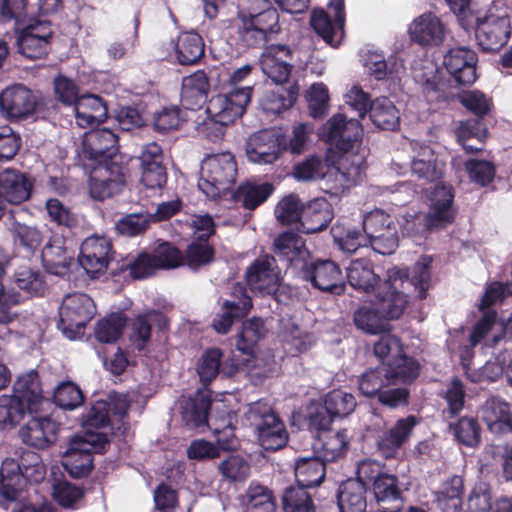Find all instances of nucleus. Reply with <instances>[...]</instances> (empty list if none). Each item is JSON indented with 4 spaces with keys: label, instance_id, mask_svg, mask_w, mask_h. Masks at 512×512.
<instances>
[{
    "label": "nucleus",
    "instance_id": "nucleus-1",
    "mask_svg": "<svg viewBox=\"0 0 512 512\" xmlns=\"http://www.w3.org/2000/svg\"><path fill=\"white\" fill-rule=\"evenodd\" d=\"M18 379L27 381L29 390L25 391V397L21 400L20 408L23 410V415L17 422L9 425L16 426L27 419L18 431L19 438L29 447L39 450L46 449L57 441L60 424L50 416L41 413L45 399L38 373L30 371L19 376Z\"/></svg>",
    "mask_w": 512,
    "mask_h": 512
},
{
    "label": "nucleus",
    "instance_id": "nucleus-2",
    "mask_svg": "<svg viewBox=\"0 0 512 512\" xmlns=\"http://www.w3.org/2000/svg\"><path fill=\"white\" fill-rule=\"evenodd\" d=\"M421 365L409 355H395L387 362L366 369L358 377V390L366 398L376 399L387 385L413 384L419 377Z\"/></svg>",
    "mask_w": 512,
    "mask_h": 512
},
{
    "label": "nucleus",
    "instance_id": "nucleus-3",
    "mask_svg": "<svg viewBox=\"0 0 512 512\" xmlns=\"http://www.w3.org/2000/svg\"><path fill=\"white\" fill-rule=\"evenodd\" d=\"M57 110L53 99L24 84H13L0 92V115L10 122H21L32 117L47 119L55 115Z\"/></svg>",
    "mask_w": 512,
    "mask_h": 512
},
{
    "label": "nucleus",
    "instance_id": "nucleus-4",
    "mask_svg": "<svg viewBox=\"0 0 512 512\" xmlns=\"http://www.w3.org/2000/svg\"><path fill=\"white\" fill-rule=\"evenodd\" d=\"M237 162L231 152L206 155L200 169L199 189L209 198L217 199L237 178Z\"/></svg>",
    "mask_w": 512,
    "mask_h": 512
},
{
    "label": "nucleus",
    "instance_id": "nucleus-5",
    "mask_svg": "<svg viewBox=\"0 0 512 512\" xmlns=\"http://www.w3.org/2000/svg\"><path fill=\"white\" fill-rule=\"evenodd\" d=\"M249 419L256 428L259 445L270 452L284 448L289 433L280 416L266 403L257 401L250 405Z\"/></svg>",
    "mask_w": 512,
    "mask_h": 512
},
{
    "label": "nucleus",
    "instance_id": "nucleus-6",
    "mask_svg": "<svg viewBox=\"0 0 512 512\" xmlns=\"http://www.w3.org/2000/svg\"><path fill=\"white\" fill-rule=\"evenodd\" d=\"M89 169L87 180L89 196L98 202H104L121 195L127 185L125 167L117 161L84 166Z\"/></svg>",
    "mask_w": 512,
    "mask_h": 512
},
{
    "label": "nucleus",
    "instance_id": "nucleus-7",
    "mask_svg": "<svg viewBox=\"0 0 512 512\" xmlns=\"http://www.w3.org/2000/svg\"><path fill=\"white\" fill-rule=\"evenodd\" d=\"M370 247L381 255H390L398 247L399 237L394 218L382 209L368 212L362 222Z\"/></svg>",
    "mask_w": 512,
    "mask_h": 512
},
{
    "label": "nucleus",
    "instance_id": "nucleus-8",
    "mask_svg": "<svg viewBox=\"0 0 512 512\" xmlns=\"http://www.w3.org/2000/svg\"><path fill=\"white\" fill-rule=\"evenodd\" d=\"M95 313L96 307L90 296L85 293L69 294L60 307L58 327L67 338L73 340L83 333Z\"/></svg>",
    "mask_w": 512,
    "mask_h": 512
},
{
    "label": "nucleus",
    "instance_id": "nucleus-9",
    "mask_svg": "<svg viewBox=\"0 0 512 512\" xmlns=\"http://www.w3.org/2000/svg\"><path fill=\"white\" fill-rule=\"evenodd\" d=\"M475 30V38L479 48L483 52H499L509 41L512 34L510 17L504 13L495 15L493 13L480 17L472 28Z\"/></svg>",
    "mask_w": 512,
    "mask_h": 512
},
{
    "label": "nucleus",
    "instance_id": "nucleus-10",
    "mask_svg": "<svg viewBox=\"0 0 512 512\" xmlns=\"http://www.w3.org/2000/svg\"><path fill=\"white\" fill-rule=\"evenodd\" d=\"M17 51L27 59L45 57L54 35L52 24L47 20H32L25 27L15 24Z\"/></svg>",
    "mask_w": 512,
    "mask_h": 512
},
{
    "label": "nucleus",
    "instance_id": "nucleus-11",
    "mask_svg": "<svg viewBox=\"0 0 512 512\" xmlns=\"http://www.w3.org/2000/svg\"><path fill=\"white\" fill-rule=\"evenodd\" d=\"M297 275L309 282L314 288L341 295L345 291L343 274L338 264L330 259H314L311 255Z\"/></svg>",
    "mask_w": 512,
    "mask_h": 512
},
{
    "label": "nucleus",
    "instance_id": "nucleus-12",
    "mask_svg": "<svg viewBox=\"0 0 512 512\" xmlns=\"http://www.w3.org/2000/svg\"><path fill=\"white\" fill-rule=\"evenodd\" d=\"M403 283L400 271L389 272L388 278L374 290L372 303L388 321L399 319L408 305V296L402 291Z\"/></svg>",
    "mask_w": 512,
    "mask_h": 512
},
{
    "label": "nucleus",
    "instance_id": "nucleus-13",
    "mask_svg": "<svg viewBox=\"0 0 512 512\" xmlns=\"http://www.w3.org/2000/svg\"><path fill=\"white\" fill-rule=\"evenodd\" d=\"M455 192L451 185H436L430 195L428 212L424 215L425 231H439L455 222L457 208L454 205Z\"/></svg>",
    "mask_w": 512,
    "mask_h": 512
},
{
    "label": "nucleus",
    "instance_id": "nucleus-14",
    "mask_svg": "<svg viewBox=\"0 0 512 512\" xmlns=\"http://www.w3.org/2000/svg\"><path fill=\"white\" fill-rule=\"evenodd\" d=\"M345 0H330L328 10H314L311 26L316 34L332 47H338L345 31Z\"/></svg>",
    "mask_w": 512,
    "mask_h": 512
},
{
    "label": "nucleus",
    "instance_id": "nucleus-15",
    "mask_svg": "<svg viewBox=\"0 0 512 512\" xmlns=\"http://www.w3.org/2000/svg\"><path fill=\"white\" fill-rule=\"evenodd\" d=\"M118 136L108 128L91 130L85 133L78 153L83 166L114 161L118 152Z\"/></svg>",
    "mask_w": 512,
    "mask_h": 512
},
{
    "label": "nucleus",
    "instance_id": "nucleus-16",
    "mask_svg": "<svg viewBox=\"0 0 512 512\" xmlns=\"http://www.w3.org/2000/svg\"><path fill=\"white\" fill-rule=\"evenodd\" d=\"M252 86L242 88H231L226 93L212 96L206 108L209 116L220 117L224 122L234 123L246 112L251 101Z\"/></svg>",
    "mask_w": 512,
    "mask_h": 512
},
{
    "label": "nucleus",
    "instance_id": "nucleus-17",
    "mask_svg": "<svg viewBox=\"0 0 512 512\" xmlns=\"http://www.w3.org/2000/svg\"><path fill=\"white\" fill-rule=\"evenodd\" d=\"M113 254V244L108 238L90 236L81 244L78 263L90 278L95 279L106 272Z\"/></svg>",
    "mask_w": 512,
    "mask_h": 512
},
{
    "label": "nucleus",
    "instance_id": "nucleus-18",
    "mask_svg": "<svg viewBox=\"0 0 512 512\" xmlns=\"http://www.w3.org/2000/svg\"><path fill=\"white\" fill-rule=\"evenodd\" d=\"M362 135L363 129L359 121H346L343 114L332 116L320 133L323 140L342 154L350 152L355 143L361 141Z\"/></svg>",
    "mask_w": 512,
    "mask_h": 512
},
{
    "label": "nucleus",
    "instance_id": "nucleus-19",
    "mask_svg": "<svg viewBox=\"0 0 512 512\" xmlns=\"http://www.w3.org/2000/svg\"><path fill=\"white\" fill-rule=\"evenodd\" d=\"M279 280L276 259L269 254L257 257L245 271L246 285L253 293L271 295L277 291Z\"/></svg>",
    "mask_w": 512,
    "mask_h": 512
},
{
    "label": "nucleus",
    "instance_id": "nucleus-20",
    "mask_svg": "<svg viewBox=\"0 0 512 512\" xmlns=\"http://www.w3.org/2000/svg\"><path fill=\"white\" fill-rule=\"evenodd\" d=\"M477 53L464 46L450 48L443 59V66L456 87L470 86L476 79Z\"/></svg>",
    "mask_w": 512,
    "mask_h": 512
},
{
    "label": "nucleus",
    "instance_id": "nucleus-21",
    "mask_svg": "<svg viewBox=\"0 0 512 512\" xmlns=\"http://www.w3.org/2000/svg\"><path fill=\"white\" fill-rule=\"evenodd\" d=\"M293 51L286 44H271L265 46L260 56V66L265 75L274 83L288 82L293 63Z\"/></svg>",
    "mask_w": 512,
    "mask_h": 512
},
{
    "label": "nucleus",
    "instance_id": "nucleus-22",
    "mask_svg": "<svg viewBox=\"0 0 512 512\" xmlns=\"http://www.w3.org/2000/svg\"><path fill=\"white\" fill-rule=\"evenodd\" d=\"M232 298L223 302L221 311L213 318L212 326L220 334H226L233 322L244 318L252 308V299L242 284L233 286Z\"/></svg>",
    "mask_w": 512,
    "mask_h": 512
},
{
    "label": "nucleus",
    "instance_id": "nucleus-23",
    "mask_svg": "<svg viewBox=\"0 0 512 512\" xmlns=\"http://www.w3.org/2000/svg\"><path fill=\"white\" fill-rule=\"evenodd\" d=\"M279 132L263 129L250 135L246 142V155L250 162L272 164L282 154Z\"/></svg>",
    "mask_w": 512,
    "mask_h": 512
},
{
    "label": "nucleus",
    "instance_id": "nucleus-24",
    "mask_svg": "<svg viewBox=\"0 0 512 512\" xmlns=\"http://www.w3.org/2000/svg\"><path fill=\"white\" fill-rule=\"evenodd\" d=\"M171 62L180 66L199 65L205 56V42L196 31H184L171 40Z\"/></svg>",
    "mask_w": 512,
    "mask_h": 512
},
{
    "label": "nucleus",
    "instance_id": "nucleus-25",
    "mask_svg": "<svg viewBox=\"0 0 512 512\" xmlns=\"http://www.w3.org/2000/svg\"><path fill=\"white\" fill-rule=\"evenodd\" d=\"M274 253L280 260L287 262L297 274L305 262L311 258V252L306 247L305 240L297 233L285 231L274 240Z\"/></svg>",
    "mask_w": 512,
    "mask_h": 512
},
{
    "label": "nucleus",
    "instance_id": "nucleus-26",
    "mask_svg": "<svg viewBox=\"0 0 512 512\" xmlns=\"http://www.w3.org/2000/svg\"><path fill=\"white\" fill-rule=\"evenodd\" d=\"M411 40L422 47L440 46L446 37V27L432 12H425L415 18L409 26Z\"/></svg>",
    "mask_w": 512,
    "mask_h": 512
},
{
    "label": "nucleus",
    "instance_id": "nucleus-27",
    "mask_svg": "<svg viewBox=\"0 0 512 512\" xmlns=\"http://www.w3.org/2000/svg\"><path fill=\"white\" fill-rule=\"evenodd\" d=\"M31 465L18 463L14 458H5L0 468V496L8 501L19 497L26 482L32 478Z\"/></svg>",
    "mask_w": 512,
    "mask_h": 512
},
{
    "label": "nucleus",
    "instance_id": "nucleus-28",
    "mask_svg": "<svg viewBox=\"0 0 512 512\" xmlns=\"http://www.w3.org/2000/svg\"><path fill=\"white\" fill-rule=\"evenodd\" d=\"M30 177L17 169L6 168L0 172V198L11 204H21L30 199L33 190Z\"/></svg>",
    "mask_w": 512,
    "mask_h": 512
},
{
    "label": "nucleus",
    "instance_id": "nucleus-29",
    "mask_svg": "<svg viewBox=\"0 0 512 512\" xmlns=\"http://www.w3.org/2000/svg\"><path fill=\"white\" fill-rule=\"evenodd\" d=\"M417 418L409 415L397 420L395 425L383 432L377 440V449L385 459H393L410 438Z\"/></svg>",
    "mask_w": 512,
    "mask_h": 512
},
{
    "label": "nucleus",
    "instance_id": "nucleus-30",
    "mask_svg": "<svg viewBox=\"0 0 512 512\" xmlns=\"http://www.w3.org/2000/svg\"><path fill=\"white\" fill-rule=\"evenodd\" d=\"M334 218L333 207L325 198H315L302 207L298 227L301 233L314 234L325 230Z\"/></svg>",
    "mask_w": 512,
    "mask_h": 512
},
{
    "label": "nucleus",
    "instance_id": "nucleus-31",
    "mask_svg": "<svg viewBox=\"0 0 512 512\" xmlns=\"http://www.w3.org/2000/svg\"><path fill=\"white\" fill-rule=\"evenodd\" d=\"M445 167L446 163L439 159L430 146H421L410 162L412 176L427 183L441 180L444 177Z\"/></svg>",
    "mask_w": 512,
    "mask_h": 512
},
{
    "label": "nucleus",
    "instance_id": "nucleus-32",
    "mask_svg": "<svg viewBox=\"0 0 512 512\" xmlns=\"http://www.w3.org/2000/svg\"><path fill=\"white\" fill-rule=\"evenodd\" d=\"M209 92L210 81L204 70H197L182 78L180 98L186 109H201L208 101Z\"/></svg>",
    "mask_w": 512,
    "mask_h": 512
},
{
    "label": "nucleus",
    "instance_id": "nucleus-33",
    "mask_svg": "<svg viewBox=\"0 0 512 512\" xmlns=\"http://www.w3.org/2000/svg\"><path fill=\"white\" fill-rule=\"evenodd\" d=\"M350 439L347 429L324 431L318 434L314 444V452L328 463L344 458L349 450Z\"/></svg>",
    "mask_w": 512,
    "mask_h": 512
},
{
    "label": "nucleus",
    "instance_id": "nucleus-34",
    "mask_svg": "<svg viewBox=\"0 0 512 512\" xmlns=\"http://www.w3.org/2000/svg\"><path fill=\"white\" fill-rule=\"evenodd\" d=\"M380 512H400L403 507L402 490L395 475L384 473L372 485Z\"/></svg>",
    "mask_w": 512,
    "mask_h": 512
},
{
    "label": "nucleus",
    "instance_id": "nucleus-35",
    "mask_svg": "<svg viewBox=\"0 0 512 512\" xmlns=\"http://www.w3.org/2000/svg\"><path fill=\"white\" fill-rule=\"evenodd\" d=\"M482 419L490 432L507 434L512 432L510 405L500 397H490L481 408Z\"/></svg>",
    "mask_w": 512,
    "mask_h": 512
},
{
    "label": "nucleus",
    "instance_id": "nucleus-36",
    "mask_svg": "<svg viewBox=\"0 0 512 512\" xmlns=\"http://www.w3.org/2000/svg\"><path fill=\"white\" fill-rule=\"evenodd\" d=\"M274 190L275 187L270 182L257 183L246 180L237 186L232 198L243 209L253 211L265 203Z\"/></svg>",
    "mask_w": 512,
    "mask_h": 512
},
{
    "label": "nucleus",
    "instance_id": "nucleus-37",
    "mask_svg": "<svg viewBox=\"0 0 512 512\" xmlns=\"http://www.w3.org/2000/svg\"><path fill=\"white\" fill-rule=\"evenodd\" d=\"M367 487L362 482L352 480L343 481L337 490V505L340 512H366Z\"/></svg>",
    "mask_w": 512,
    "mask_h": 512
},
{
    "label": "nucleus",
    "instance_id": "nucleus-38",
    "mask_svg": "<svg viewBox=\"0 0 512 512\" xmlns=\"http://www.w3.org/2000/svg\"><path fill=\"white\" fill-rule=\"evenodd\" d=\"M76 123L86 128L104 122L108 107L104 99L95 94H84L74 107Z\"/></svg>",
    "mask_w": 512,
    "mask_h": 512
},
{
    "label": "nucleus",
    "instance_id": "nucleus-39",
    "mask_svg": "<svg viewBox=\"0 0 512 512\" xmlns=\"http://www.w3.org/2000/svg\"><path fill=\"white\" fill-rule=\"evenodd\" d=\"M63 467L72 478H84L94 468V457L91 451L84 449L72 438L64 454Z\"/></svg>",
    "mask_w": 512,
    "mask_h": 512
},
{
    "label": "nucleus",
    "instance_id": "nucleus-40",
    "mask_svg": "<svg viewBox=\"0 0 512 512\" xmlns=\"http://www.w3.org/2000/svg\"><path fill=\"white\" fill-rule=\"evenodd\" d=\"M326 462L317 454L312 457H300L296 459L294 474L297 485L308 489L320 485L326 475Z\"/></svg>",
    "mask_w": 512,
    "mask_h": 512
},
{
    "label": "nucleus",
    "instance_id": "nucleus-41",
    "mask_svg": "<svg viewBox=\"0 0 512 512\" xmlns=\"http://www.w3.org/2000/svg\"><path fill=\"white\" fill-rule=\"evenodd\" d=\"M464 491L462 476L453 475L443 481L435 493V503L442 512H461Z\"/></svg>",
    "mask_w": 512,
    "mask_h": 512
},
{
    "label": "nucleus",
    "instance_id": "nucleus-42",
    "mask_svg": "<svg viewBox=\"0 0 512 512\" xmlns=\"http://www.w3.org/2000/svg\"><path fill=\"white\" fill-rule=\"evenodd\" d=\"M44 267L52 274L60 275L70 269L74 256L64 246L63 239H50L41 252Z\"/></svg>",
    "mask_w": 512,
    "mask_h": 512
},
{
    "label": "nucleus",
    "instance_id": "nucleus-43",
    "mask_svg": "<svg viewBox=\"0 0 512 512\" xmlns=\"http://www.w3.org/2000/svg\"><path fill=\"white\" fill-rule=\"evenodd\" d=\"M348 283L356 290L369 293L374 291L379 283L380 277L375 274L373 263L366 258L355 259L347 267Z\"/></svg>",
    "mask_w": 512,
    "mask_h": 512
},
{
    "label": "nucleus",
    "instance_id": "nucleus-44",
    "mask_svg": "<svg viewBox=\"0 0 512 512\" xmlns=\"http://www.w3.org/2000/svg\"><path fill=\"white\" fill-rule=\"evenodd\" d=\"M458 142L470 154L481 152L488 136V129L483 120L467 119L456 130Z\"/></svg>",
    "mask_w": 512,
    "mask_h": 512
},
{
    "label": "nucleus",
    "instance_id": "nucleus-45",
    "mask_svg": "<svg viewBox=\"0 0 512 512\" xmlns=\"http://www.w3.org/2000/svg\"><path fill=\"white\" fill-rule=\"evenodd\" d=\"M169 321L160 311L150 310L134 318L131 324L132 338L141 349L151 338L152 327L155 326L159 331L168 328Z\"/></svg>",
    "mask_w": 512,
    "mask_h": 512
},
{
    "label": "nucleus",
    "instance_id": "nucleus-46",
    "mask_svg": "<svg viewBox=\"0 0 512 512\" xmlns=\"http://www.w3.org/2000/svg\"><path fill=\"white\" fill-rule=\"evenodd\" d=\"M215 248L202 236H195L186 246L183 252V266L186 265L193 271L209 266L215 261Z\"/></svg>",
    "mask_w": 512,
    "mask_h": 512
},
{
    "label": "nucleus",
    "instance_id": "nucleus-47",
    "mask_svg": "<svg viewBox=\"0 0 512 512\" xmlns=\"http://www.w3.org/2000/svg\"><path fill=\"white\" fill-rule=\"evenodd\" d=\"M244 512H276V499L268 487L251 482L241 497Z\"/></svg>",
    "mask_w": 512,
    "mask_h": 512
},
{
    "label": "nucleus",
    "instance_id": "nucleus-48",
    "mask_svg": "<svg viewBox=\"0 0 512 512\" xmlns=\"http://www.w3.org/2000/svg\"><path fill=\"white\" fill-rule=\"evenodd\" d=\"M26 390H29L27 381L17 379L13 384V393L0 397V428L14 424L21 418L23 415V410L20 408L21 400L24 399Z\"/></svg>",
    "mask_w": 512,
    "mask_h": 512
},
{
    "label": "nucleus",
    "instance_id": "nucleus-49",
    "mask_svg": "<svg viewBox=\"0 0 512 512\" xmlns=\"http://www.w3.org/2000/svg\"><path fill=\"white\" fill-rule=\"evenodd\" d=\"M126 271L132 279L141 280L153 276L158 269L151 251H142L133 259H124L120 264L117 263L116 268H111V275L118 276Z\"/></svg>",
    "mask_w": 512,
    "mask_h": 512
},
{
    "label": "nucleus",
    "instance_id": "nucleus-50",
    "mask_svg": "<svg viewBox=\"0 0 512 512\" xmlns=\"http://www.w3.org/2000/svg\"><path fill=\"white\" fill-rule=\"evenodd\" d=\"M369 117L382 130L394 131L400 126L399 111L387 97H379L370 103Z\"/></svg>",
    "mask_w": 512,
    "mask_h": 512
},
{
    "label": "nucleus",
    "instance_id": "nucleus-51",
    "mask_svg": "<svg viewBox=\"0 0 512 512\" xmlns=\"http://www.w3.org/2000/svg\"><path fill=\"white\" fill-rule=\"evenodd\" d=\"M212 406L209 395L198 392L186 400L182 406V419L189 428H199L208 423V415Z\"/></svg>",
    "mask_w": 512,
    "mask_h": 512
},
{
    "label": "nucleus",
    "instance_id": "nucleus-52",
    "mask_svg": "<svg viewBox=\"0 0 512 512\" xmlns=\"http://www.w3.org/2000/svg\"><path fill=\"white\" fill-rule=\"evenodd\" d=\"M353 321L357 329L370 335L391 331V325L382 313L371 302L370 306L359 307L353 315Z\"/></svg>",
    "mask_w": 512,
    "mask_h": 512
},
{
    "label": "nucleus",
    "instance_id": "nucleus-53",
    "mask_svg": "<svg viewBox=\"0 0 512 512\" xmlns=\"http://www.w3.org/2000/svg\"><path fill=\"white\" fill-rule=\"evenodd\" d=\"M265 327L261 318L253 317L242 323L241 330L236 336L235 346L246 355H253L258 341L264 337Z\"/></svg>",
    "mask_w": 512,
    "mask_h": 512
},
{
    "label": "nucleus",
    "instance_id": "nucleus-54",
    "mask_svg": "<svg viewBox=\"0 0 512 512\" xmlns=\"http://www.w3.org/2000/svg\"><path fill=\"white\" fill-rule=\"evenodd\" d=\"M257 8L251 7L250 15L247 17L270 38L271 34L280 31L279 13L272 7L270 0H255Z\"/></svg>",
    "mask_w": 512,
    "mask_h": 512
},
{
    "label": "nucleus",
    "instance_id": "nucleus-55",
    "mask_svg": "<svg viewBox=\"0 0 512 512\" xmlns=\"http://www.w3.org/2000/svg\"><path fill=\"white\" fill-rule=\"evenodd\" d=\"M283 512H317L312 495L301 486L287 487L282 495Z\"/></svg>",
    "mask_w": 512,
    "mask_h": 512
},
{
    "label": "nucleus",
    "instance_id": "nucleus-56",
    "mask_svg": "<svg viewBox=\"0 0 512 512\" xmlns=\"http://www.w3.org/2000/svg\"><path fill=\"white\" fill-rule=\"evenodd\" d=\"M449 428L457 442L467 447H476L481 442V427L477 418L471 416L460 417Z\"/></svg>",
    "mask_w": 512,
    "mask_h": 512
},
{
    "label": "nucleus",
    "instance_id": "nucleus-57",
    "mask_svg": "<svg viewBox=\"0 0 512 512\" xmlns=\"http://www.w3.org/2000/svg\"><path fill=\"white\" fill-rule=\"evenodd\" d=\"M323 405L335 419L350 415L355 410L357 402L352 393L334 389L325 395Z\"/></svg>",
    "mask_w": 512,
    "mask_h": 512
},
{
    "label": "nucleus",
    "instance_id": "nucleus-58",
    "mask_svg": "<svg viewBox=\"0 0 512 512\" xmlns=\"http://www.w3.org/2000/svg\"><path fill=\"white\" fill-rule=\"evenodd\" d=\"M127 318L120 312H114L99 320L95 326V337L101 343H114L123 334Z\"/></svg>",
    "mask_w": 512,
    "mask_h": 512
},
{
    "label": "nucleus",
    "instance_id": "nucleus-59",
    "mask_svg": "<svg viewBox=\"0 0 512 512\" xmlns=\"http://www.w3.org/2000/svg\"><path fill=\"white\" fill-rule=\"evenodd\" d=\"M151 253L158 270H172L183 266V251L171 242H158Z\"/></svg>",
    "mask_w": 512,
    "mask_h": 512
},
{
    "label": "nucleus",
    "instance_id": "nucleus-60",
    "mask_svg": "<svg viewBox=\"0 0 512 512\" xmlns=\"http://www.w3.org/2000/svg\"><path fill=\"white\" fill-rule=\"evenodd\" d=\"M433 259L431 256L423 255L413 265L410 274V282L413 285L419 299H426L428 290L431 288V267Z\"/></svg>",
    "mask_w": 512,
    "mask_h": 512
},
{
    "label": "nucleus",
    "instance_id": "nucleus-61",
    "mask_svg": "<svg viewBox=\"0 0 512 512\" xmlns=\"http://www.w3.org/2000/svg\"><path fill=\"white\" fill-rule=\"evenodd\" d=\"M14 278L17 287L31 295L41 296L46 289L44 275L39 269L21 266L15 271Z\"/></svg>",
    "mask_w": 512,
    "mask_h": 512
},
{
    "label": "nucleus",
    "instance_id": "nucleus-62",
    "mask_svg": "<svg viewBox=\"0 0 512 512\" xmlns=\"http://www.w3.org/2000/svg\"><path fill=\"white\" fill-rule=\"evenodd\" d=\"M55 100L66 107H75L82 95L75 80L59 73L53 79Z\"/></svg>",
    "mask_w": 512,
    "mask_h": 512
},
{
    "label": "nucleus",
    "instance_id": "nucleus-63",
    "mask_svg": "<svg viewBox=\"0 0 512 512\" xmlns=\"http://www.w3.org/2000/svg\"><path fill=\"white\" fill-rule=\"evenodd\" d=\"M11 232L16 246L23 248L27 254H34L42 243L41 232L33 226L15 221Z\"/></svg>",
    "mask_w": 512,
    "mask_h": 512
},
{
    "label": "nucleus",
    "instance_id": "nucleus-64",
    "mask_svg": "<svg viewBox=\"0 0 512 512\" xmlns=\"http://www.w3.org/2000/svg\"><path fill=\"white\" fill-rule=\"evenodd\" d=\"M223 353L220 348H208L197 363V373L201 383L209 385L220 374Z\"/></svg>",
    "mask_w": 512,
    "mask_h": 512
}]
</instances>
